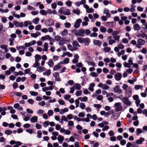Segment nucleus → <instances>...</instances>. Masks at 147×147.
Instances as JSON below:
<instances>
[{
	"instance_id": "58836bf2",
	"label": "nucleus",
	"mask_w": 147,
	"mask_h": 147,
	"mask_svg": "<svg viewBox=\"0 0 147 147\" xmlns=\"http://www.w3.org/2000/svg\"><path fill=\"white\" fill-rule=\"evenodd\" d=\"M143 86L142 85H136L135 86L134 88L136 90H138L140 88L142 89Z\"/></svg>"
},
{
	"instance_id": "13d9d810",
	"label": "nucleus",
	"mask_w": 147,
	"mask_h": 147,
	"mask_svg": "<svg viewBox=\"0 0 147 147\" xmlns=\"http://www.w3.org/2000/svg\"><path fill=\"white\" fill-rule=\"evenodd\" d=\"M27 9L28 10H36V8L34 7H32V6H31L30 5H28V8Z\"/></svg>"
},
{
	"instance_id": "5fc2aeb1",
	"label": "nucleus",
	"mask_w": 147,
	"mask_h": 147,
	"mask_svg": "<svg viewBox=\"0 0 147 147\" xmlns=\"http://www.w3.org/2000/svg\"><path fill=\"white\" fill-rule=\"evenodd\" d=\"M35 61H39L41 58V56L40 55H36L35 56Z\"/></svg>"
},
{
	"instance_id": "f3484780",
	"label": "nucleus",
	"mask_w": 147,
	"mask_h": 147,
	"mask_svg": "<svg viewBox=\"0 0 147 147\" xmlns=\"http://www.w3.org/2000/svg\"><path fill=\"white\" fill-rule=\"evenodd\" d=\"M93 42L94 45H98L99 47H100L102 44L101 42L99 40H94Z\"/></svg>"
},
{
	"instance_id": "774afa93",
	"label": "nucleus",
	"mask_w": 147,
	"mask_h": 147,
	"mask_svg": "<svg viewBox=\"0 0 147 147\" xmlns=\"http://www.w3.org/2000/svg\"><path fill=\"white\" fill-rule=\"evenodd\" d=\"M115 42V40L113 39H110L109 41V43L110 45H112Z\"/></svg>"
},
{
	"instance_id": "a211bd4d",
	"label": "nucleus",
	"mask_w": 147,
	"mask_h": 147,
	"mask_svg": "<svg viewBox=\"0 0 147 147\" xmlns=\"http://www.w3.org/2000/svg\"><path fill=\"white\" fill-rule=\"evenodd\" d=\"M30 121L32 123H36L38 121V117L36 116L33 117L30 119Z\"/></svg>"
},
{
	"instance_id": "c85d7f7f",
	"label": "nucleus",
	"mask_w": 147,
	"mask_h": 147,
	"mask_svg": "<svg viewBox=\"0 0 147 147\" xmlns=\"http://www.w3.org/2000/svg\"><path fill=\"white\" fill-rule=\"evenodd\" d=\"M48 43L47 42H45L44 44V49H43V51H46L48 50Z\"/></svg>"
},
{
	"instance_id": "2f4dec72",
	"label": "nucleus",
	"mask_w": 147,
	"mask_h": 147,
	"mask_svg": "<svg viewBox=\"0 0 147 147\" xmlns=\"http://www.w3.org/2000/svg\"><path fill=\"white\" fill-rule=\"evenodd\" d=\"M84 38L82 37H78L77 40L79 42L81 43H83Z\"/></svg>"
},
{
	"instance_id": "a878e982",
	"label": "nucleus",
	"mask_w": 147,
	"mask_h": 147,
	"mask_svg": "<svg viewBox=\"0 0 147 147\" xmlns=\"http://www.w3.org/2000/svg\"><path fill=\"white\" fill-rule=\"evenodd\" d=\"M94 86L95 84L94 83H92L90 85V86L88 88V90L91 91H93L94 90L93 88L94 87Z\"/></svg>"
},
{
	"instance_id": "c9c22d12",
	"label": "nucleus",
	"mask_w": 147,
	"mask_h": 147,
	"mask_svg": "<svg viewBox=\"0 0 147 147\" xmlns=\"http://www.w3.org/2000/svg\"><path fill=\"white\" fill-rule=\"evenodd\" d=\"M40 13L42 15L46 16L47 15V12L44 10H41L40 11Z\"/></svg>"
},
{
	"instance_id": "e433bc0d",
	"label": "nucleus",
	"mask_w": 147,
	"mask_h": 147,
	"mask_svg": "<svg viewBox=\"0 0 147 147\" xmlns=\"http://www.w3.org/2000/svg\"><path fill=\"white\" fill-rule=\"evenodd\" d=\"M51 74V70L50 69H48L45 72H44L43 74L44 75H46L47 76H49Z\"/></svg>"
},
{
	"instance_id": "4468645a",
	"label": "nucleus",
	"mask_w": 147,
	"mask_h": 147,
	"mask_svg": "<svg viewBox=\"0 0 147 147\" xmlns=\"http://www.w3.org/2000/svg\"><path fill=\"white\" fill-rule=\"evenodd\" d=\"M133 28L134 30H138L140 29L141 27L138 24H135L133 25Z\"/></svg>"
},
{
	"instance_id": "7ed1b4c3",
	"label": "nucleus",
	"mask_w": 147,
	"mask_h": 147,
	"mask_svg": "<svg viewBox=\"0 0 147 147\" xmlns=\"http://www.w3.org/2000/svg\"><path fill=\"white\" fill-rule=\"evenodd\" d=\"M114 105L116 107L115 110L117 112L121 111L123 109V107L121 106V103L119 102L115 103Z\"/></svg>"
},
{
	"instance_id": "b1692460",
	"label": "nucleus",
	"mask_w": 147,
	"mask_h": 147,
	"mask_svg": "<svg viewBox=\"0 0 147 147\" xmlns=\"http://www.w3.org/2000/svg\"><path fill=\"white\" fill-rule=\"evenodd\" d=\"M69 59L68 58H66L64 59L63 61H61L60 63L61 64H67L69 63Z\"/></svg>"
},
{
	"instance_id": "4be33fe9",
	"label": "nucleus",
	"mask_w": 147,
	"mask_h": 147,
	"mask_svg": "<svg viewBox=\"0 0 147 147\" xmlns=\"http://www.w3.org/2000/svg\"><path fill=\"white\" fill-rule=\"evenodd\" d=\"M104 13L106 14V16L108 18H110L111 16V14L109 13V10L108 9H105L104 10Z\"/></svg>"
},
{
	"instance_id": "f8f14e48",
	"label": "nucleus",
	"mask_w": 147,
	"mask_h": 147,
	"mask_svg": "<svg viewBox=\"0 0 147 147\" xmlns=\"http://www.w3.org/2000/svg\"><path fill=\"white\" fill-rule=\"evenodd\" d=\"M41 39L43 41L49 39L50 41H51V39H52V40H53V39H51V37L49 35H46L45 36H42L41 38Z\"/></svg>"
},
{
	"instance_id": "3c124183",
	"label": "nucleus",
	"mask_w": 147,
	"mask_h": 147,
	"mask_svg": "<svg viewBox=\"0 0 147 147\" xmlns=\"http://www.w3.org/2000/svg\"><path fill=\"white\" fill-rule=\"evenodd\" d=\"M84 33H85L86 35H90L91 33V32L89 29L84 30Z\"/></svg>"
},
{
	"instance_id": "0eeeda50",
	"label": "nucleus",
	"mask_w": 147,
	"mask_h": 147,
	"mask_svg": "<svg viewBox=\"0 0 147 147\" xmlns=\"http://www.w3.org/2000/svg\"><path fill=\"white\" fill-rule=\"evenodd\" d=\"M98 86L101 88H102L108 90L109 88V86L107 85L106 84H103L102 83H100L98 85Z\"/></svg>"
},
{
	"instance_id": "dca6fc26",
	"label": "nucleus",
	"mask_w": 147,
	"mask_h": 147,
	"mask_svg": "<svg viewBox=\"0 0 147 147\" xmlns=\"http://www.w3.org/2000/svg\"><path fill=\"white\" fill-rule=\"evenodd\" d=\"M57 139L59 141V143L62 144L64 140V137L63 136L61 135H59Z\"/></svg>"
},
{
	"instance_id": "338daca9",
	"label": "nucleus",
	"mask_w": 147,
	"mask_h": 147,
	"mask_svg": "<svg viewBox=\"0 0 147 147\" xmlns=\"http://www.w3.org/2000/svg\"><path fill=\"white\" fill-rule=\"evenodd\" d=\"M2 22L3 23H5L7 21V20L5 17H2L1 18Z\"/></svg>"
},
{
	"instance_id": "412c9836",
	"label": "nucleus",
	"mask_w": 147,
	"mask_h": 147,
	"mask_svg": "<svg viewBox=\"0 0 147 147\" xmlns=\"http://www.w3.org/2000/svg\"><path fill=\"white\" fill-rule=\"evenodd\" d=\"M45 70V68L42 66H39L37 69V70L39 72H41Z\"/></svg>"
},
{
	"instance_id": "7c9ffc66",
	"label": "nucleus",
	"mask_w": 147,
	"mask_h": 147,
	"mask_svg": "<svg viewBox=\"0 0 147 147\" xmlns=\"http://www.w3.org/2000/svg\"><path fill=\"white\" fill-rule=\"evenodd\" d=\"M65 41L63 38L61 40L59 43V45L60 46H63L65 43Z\"/></svg>"
},
{
	"instance_id": "ddd939ff",
	"label": "nucleus",
	"mask_w": 147,
	"mask_h": 147,
	"mask_svg": "<svg viewBox=\"0 0 147 147\" xmlns=\"http://www.w3.org/2000/svg\"><path fill=\"white\" fill-rule=\"evenodd\" d=\"M61 63L60 62L57 65L54 66L53 68V70L54 71H57L59 69L61 68Z\"/></svg>"
},
{
	"instance_id": "bf43d9fd",
	"label": "nucleus",
	"mask_w": 147,
	"mask_h": 147,
	"mask_svg": "<svg viewBox=\"0 0 147 147\" xmlns=\"http://www.w3.org/2000/svg\"><path fill=\"white\" fill-rule=\"evenodd\" d=\"M87 63L88 65H90L93 66H95L96 65L95 63L93 61H88Z\"/></svg>"
},
{
	"instance_id": "473e14b6",
	"label": "nucleus",
	"mask_w": 147,
	"mask_h": 147,
	"mask_svg": "<svg viewBox=\"0 0 147 147\" xmlns=\"http://www.w3.org/2000/svg\"><path fill=\"white\" fill-rule=\"evenodd\" d=\"M22 144V143L21 142L19 141H17L16 142V143L15 145H14L13 147H19V146H20Z\"/></svg>"
},
{
	"instance_id": "603ef678",
	"label": "nucleus",
	"mask_w": 147,
	"mask_h": 147,
	"mask_svg": "<svg viewBox=\"0 0 147 147\" xmlns=\"http://www.w3.org/2000/svg\"><path fill=\"white\" fill-rule=\"evenodd\" d=\"M0 48L2 49L5 50L7 49V45H2L0 46Z\"/></svg>"
},
{
	"instance_id": "1a4fd4ad",
	"label": "nucleus",
	"mask_w": 147,
	"mask_h": 147,
	"mask_svg": "<svg viewBox=\"0 0 147 147\" xmlns=\"http://www.w3.org/2000/svg\"><path fill=\"white\" fill-rule=\"evenodd\" d=\"M115 79L117 81L120 80L122 77L121 74L119 73H116L114 75Z\"/></svg>"
},
{
	"instance_id": "423d86ee",
	"label": "nucleus",
	"mask_w": 147,
	"mask_h": 147,
	"mask_svg": "<svg viewBox=\"0 0 147 147\" xmlns=\"http://www.w3.org/2000/svg\"><path fill=\"white\" fill-rule=\"evenodd\" d=\"M114 91L115 93H118L119 94H121L122 92V90L120 88V86L119 85H116L113 88Z\"/></svg>"
},
{
	"instance_id": "9b49d317",
	"label": "nucleus",
	"mask_w": 147,
	"mask_h": 147,
	"mask_svg": "<svg viewBox=\"0 0 147 147\" xmlns=\"http://www.w3.org/2000/svg\"><path fill=\"white\" fill-rule=\"evenodd\" d=\"M53 76L55 78V80L57 81H60L61 80L59 77V73L55 72L53 74Z\"/></svg>"
},
{
	"instance_id": "864d4df0",
	"label": "nucleus",
	"mask_w": 147,
	"mask_h": 147,
	"mask_svg": "<svg viewBox=\"0 0 147 147\" xmlns=\"http://www.w3.org/2000/svg\"><path fill=\"white\" fill-rule=\"evenodd\" d=\"M82 93V91L81 90L78 91L76 92V96H80Z\"/></svg>"
},
{
	"instance_id": "9d476101",
	"label": "nucleus",
	"mask_w": 147,
	"mask_h": 147,
	"mask_svg": "<svg viewBox=\"0 0 147 147\" xmlns=\"http://www.w3.org/2000/svg\"><path fill=\"white\" fill-rule=\"evenodd\" d=\"M82 22V20L80 19H78L77 20L76 22H75L74 25V27L76 28H77L79 27L80 26V24Z\"/></svg>"
},
{
	"instance_id": "ea45409f",
	"label": "nucleus",
	"mask_w": 147,
	"mask_h": 147,
	"mask_svg": "<svg viewBox=\"0 0 147 147\" xmlns=\"http://www.w3.org/2000/svg\"><path fill=\"white\" fill-rule=\"evenodd\" d=\"M80 107L82 109H84L86 107L85 104L84 103L81 102L80 104Z\"/></svg>"
},
{
	"instance_id": "09e8293b",
	"label": "nucleus",
	"mask_w": 147,
	"mask_h": 147,
	"mask_svg": "<svg viewBox=\"0 0 147 147\" xmlns=\"http://www.w3.org/2000/svg\"><path fill=\"white\" fill-rule=\"evenodd\" d=\"M13 23L16 27H19L20 24L19 22L17 21L16 20H14L13 21Z\"/></svg>"
},
{
	"instance_id": "37998d69",
	"label": "nucleus",
	"mask_w": 147,
	"mask_h": 147,
	"mask_svg": "<svg viewBox=\"0 0 147 147\" xmlns=\"http://www.w3.org/2000/svg\"><path fill=\"white\" fill-rule=\"evenodd\" d=\"M137 133L136 135L137 136H139L140 134L142 132V131L140 128H138L136 130Z\"/></svg>"
},
{
	"instance_id": "2eb2a0df",
	"label": "nucleus",
	"mask_w": 147,
	"mask_h": 147,
	"mask_svg": "<svg viewBox=\"0 0 147 147\" xmlns=\"http://www.w3.org/2000/svg\"><path fill=\"white\" fill-rule=\"evenodd\" d=\"M126 92L128 97H130L131 95L132 91L131 88L129 87L126 90Z\"/></svg>"
},
{
	"instance_id": "f257e3e1",
	"label": "nucleus",
	"mask_w": 147,
	"mask_h": 147,
	"mask_svg": "<svg viewBox=\"0 0 147 147\" xmlns=\"http://www.w3.org/2000/svg\"><path fill=\"white\" fill-rule=\"evenodd\" d=\"M70 11L69 9H66L64 7H62L58 10V12L60 14H63L64 15H69L71 14Z\"/></svg>"
},
{
	"instance_id": "79ce46f5",
	"label": "nucleus",
	"mask_w": 147,
	"mask_h": 147,
	"mask_svg": "<svg viewBox=\"0 0 147 147\" xmlns=\"http://www.w3.org/2000/svg\"><path fill=\"white\" fill-rule=\"evenodd\" d=\"M30 93L31 95L32 96H36L38 95V93L37 92H35L33 91H30Z\"/></svg>"
},
{
	"instance_id": "f03ea898",
	"label": "nucleus",
	"mask_w": 147,
	"mask_h": 147,
	"mask_svg": "<svg viewBox=\"0 0 147 147\" xmlns=\"http://www.w3.org/2000/svg\"><path fill=\"white\" fill-rule=\"evenodd\" d=\"M137 41L138 42L136 47L139 49L141 48V45H144L145 43V41L141 38L138 39Z\"/></svg>"
},
{
	"instance_id": "c756f323",
	"label": "nucleus",
	"mask_w": 147,
	"mask_h": 147,
	"mask_svg": "<svg viewBox=\"0 0 147 147\" xmlns=\"http://www.w3.org/2000/svg\"><path fill=\"white\" fill-rule=\"evenodd\" d=\"M48 64L50 67H52L54 64V63L52 59H50L48 62Z\"/></svg>"
},
{
	"instance_id": "c03bdc74",
	"label": "nucleus",
	"mask_w": 147,
	"mask_h": 147,
	"mask_svg": "<svg viewBox=\"0 0 147 147\" xmlns=\"http://www.w3.org/2000/svg\"><path fill=\"white\" fill-rule=\"evenodd\" d=\"M119 31H113L111 34L112 35L113 37L117 36L116 35L118 34L119 33Z\"/></svg>"
},
{
	"instance_id": "f704fd0d",
	"label": "nucleus",
	"mask_w": 147,
	"mask_h": 147,
	"mask_svg": "<svg viewBox=\"0 0 147 147\" xmlns=\"http://www.w3.org/2000/svg\"><path fill=\"white\" fill-rule=\"evenodd\" d=\"M40 65V63L38 62V61H35V63L34 64L33 67L36 68H38Z\"/></svg>"
},
{
	"instance_id": "bb28decb",
	"label": "nucleus",
	"mask_w": 147,
	"mask_h": 147,
	"mask_svg": "<svg viewBox=\"0 0 147 147\" xmlns=\"http://www.w3.org/2000/svg\"><path fill=\"white\" fill-rule=\"evenodd\" d=\"M88 98L86 96H84L82 98L81 97L78 98V99L80 100L81 101L86 102L88 100Z\"/></svg>"
},
{
	"instance_id": "6e6d98bb",
	"label": "nucleus",
	"mask_w": 147,
	"mask_h": 147,
	"mask_svg": "<svg viewBox=\"0 0 147 147\" xmlns=\"http://www.w3.org/2000/svg\"><path fill=\"white\" fill-rule=\"evenodd\" d=\"M73 12L77 15H79L80 13V11L79 10L74 9L73 10Z\"/></svg>"
},
{
	"instance_id": "0e129e2a",
	"label": "nucleus",
	"mask_w": 147,
	"mask_h": 147,
	"mask_svg": "<svg viewBox=\"0 0 147 147\" xmlns=\"http://www.w3.org/2000/svg\"><path fill=\"white\" fill-rule=\"evenodd\" d=\"M67 47L69 50H70L72 51H73V47L70 44H68L67 46Z\"/></svg>"
},
{
	"instance_id": "de8ad7c7",
	"label": "nucleus",
	"mask_w": 147,
	"mask_h": 147,
	"mask_svg": "<svg viewBox=\"0 0 147 147\" xmlns=\"http://www.w3.org/2000/svg\"><path fill=\"white\" fill-rule=\"evenodd\" d=\"M43 125L44 127H46L49 125V121H46L43 123Z\"/></svg>"
},
{
	"instance_id": "6ab92c4d",
	"label": "nucleus",
	"mask_w": 147,
	"mask_h": 147,
	"mask_svg": "<svg viewBox=\"0 0 147 147\" xmlns=\"http://www.w3.org/2000/svg\"><path fill=\"white\" fill-rule=\"evenodd\" d=\"M90 41V39L88 38H85L84 40V42L85 45L88 46L89 45Z\"/></svg>"
},
{
	"instance_id": "4c0bfd02",
	"label": "nucleus",
	"mask_w": 147,
	"mask_h": 147,
	"mask_svg": "<svg viewBox=\"0 0 147 147\" xmlns=\"http://www.w3.org/2000/svg\"><path fill=\"white\" fill-rule=\"evenodd\" d=\"M111 50V48L108 47H105L103 49V50L105 53L109 52Z\"/></svg>"
},
{
	"instance_id": "72a5a7b5",
	"label": "nucleus",
	"mask_w": 147,
	"mask_h": 147,
	"mask_svg": "<svg viewBox=\"0 0 147 147\" xmlns=\"http://www.w3.org/2000/svg\"><path fill=\"white\" fill-rule=\"evenodd\" d=\"M39 20V18H36L33 20V22L35 24H37L38 23Z\"/></svg>"
},
{
	"instance_id": "393cba45",
	"label": "nucleus",
	"mask_w": 147,
	"mask_h": 147,
	"mask_svg": "<svg viewBox=\"0 0 147 147\" xmlns=\"http://www.w3.org/2000/svg\"><path fill=\"white\" fill-rule=\"evenodd\" d=\"M72 44L73 45L76 47H80V46L79 45L78 41L76 40H74L73 41Z\"/></svg>"
},
{
	"instance_id": "20e7f679",
	"label": "nucleus",
	"mask_w": 147,
	"mask_h": 147,
	"mask_svg": "<svg viewBox=\"0 0 147 147\" xmlns=\"http://www.w3.org/2000/svg\"><path fill=\"white\" fill-rule=\"evenodd\" d=\"M84 30L81 29L79 30L78 31L76 32L75 34L76 36H80L83 37L84 36Z\"/></svg>"
},
{
	"instance_id": "052dcab7",
	"label": "nucleus",
	"mask_w": 147,
	"mask_h": 147,
	"mask_svg": "<svg viewBox=\"0 0 147 147\" xmlns=\"http://www.w3.org/2000/svg\"><path fill=\"white\" fill-rule=\"evenodd\" d=\"M37 137L38 138H41V135H42V133L40 131H39V130L38 131H37Z\"/></svg>"
},
{
	"instance_id": "49530a36",
	"label": "nucleus",
	"mask_w": 147,
	"mask_h": 147,
	"mask_svg": "<svg viewBox=\"0 0 147 147\" xmlns=\"http://www.w3.org/2000/svg\"><path fill=\"white\" fill-rule=\"evenodd\" d=\"M12 133V131L9 129L6 130L5 131V134L8 135L11 134Z\"/></svg>"
},
{
	"instance_id": "8fccbe9b",
	"label": "nucleus",
	"mask_w": 147,
	"mask_h": 147,
	"mask_svg": "<svg viewBox=\"0 0 147 147\" xmlns=\"http://www.w3.org/2000/svg\"><path fill=\"white\" fill-rule=\"evenodd\" d=\"M14 40V39L12 38H10L9 39V41L10 42V45L13 46V41Z\"/></svg>"
},
{
	"instance_id": "a18cd8bd",
	"label": "nucleus",
	"mask_w": 147,
	"mask_h": 147,
	"mask_svg": "<svg viewBox=\"0 0 147 147\" xmlns=\"http://www.w3.org/2000/svg\"><path fill=\"white\" fill-rule=\"evenodd\" d=\"M68 33L67 30L66 29H64V30L61 33L62 35L64 36L65 35Z\"/></svg>"
},
{
	"instance_id": "69168bd1",
	"label": "nucleus",
	"mask_w": 147,
	"mask_h": 147,
	"mask_svg": "<svg viewBox=\"0 0 147 147\" xmlns=\"http://www.w3.org/2000/svg\"><path fill=\"white\" fill-rule=\"evenodd\" d=\"M52 98L50 96H47L45 95H44L42 96V98L44 100H47L49 99H51Z\"/></svg>"
},
{
	"instance_id": "aec40b11",
	"label": "nucleus",
	"mask_w": 147,
	"mask_h": 147,
	"mask_svg": "<svg viewBox=\"0 0 147 147\" xmlns=\"http://www.w3.org/2000/svg\"><path fill=\"white\" fill-rule=\"evenodd\" d=\"M136 36L138 38L141 37L142 38H144L146 36V33L143 32L142 34H137Z\"/></svg>"
},
{
	"instance_id": "5701e85b",
	"label": "nucleus",
	"mask_w": 147,
	"mask_h": 147,
	"mask_svg": "<svg viewBox=\"0 0 147 147\" xmlns=\"http://www.w3.org/2000/svg\"><path fill=\"white\" fill-rule=\"evenodd\" d=\"M74 87L76 90H80L81 88L80 84L78 83H76L74 85Z\"/></svg>"
},
{
	"instance_id": "a19ab883",
	"label": "nucleus",
	"mask_w": 147,
	"mask_h": 147,
	"mask_svg": "<svg viewBox=\"0 0 147 147\" xmlns=\"http://www.w3.org/2000/svg\"><path fill=\"white\" fill-rule=\"evenodd\" d=\"M24 25L25 26L27 27L28 26L29 24L31 25L32 23L29 21H25L24 22Z\"/></svg>"
},
{
	"instance_id": "4d7b16f0",
	"label": "nucleus",
	"mask_w": 147,
	"mask_h": 147,
	"mask_svg": "<svg viewBox=\"0 0 147 147\" xmlns=\"http://www.w3.org/2000/svg\"><path fill=\"white\" fill-rule=\"evenodd\" d=\"M94 9L92 8H89L88 9H87L86 11L88 13H92L94 12Z\"/></svg>"
},
{
	"instance_id": "6e6552de",
	"label": "nucleus",
	"mask_w": 147,
	"mask_h": 147,
	"mask_svg": "<svg viewBox=\"0 0 147 147\" xmlns=\"http://www.w3.org/2000/svg\"><path fill=\"white\" fill-rule=\"evenodd\" d=\"M123 103L127 105H130L131 104V103L130 101H129V99L127 98L123 97Z\"/></svg>"
},
{
	"instance_id": "e2e57ef3",
	"label": "nucleus",
	"mask_w": 147,
	"mask_h": 147,
	"mask_svg": "<svg viewBox=\"0 0 147 147\" xmlns=\"http://www.w3.org/2000/svg\"><path fill=\"white\" fill-rule=\"evenodd\" d=\"M61 38L60 36H55V39L56 41H58Z\"/></svg>"
},
{
	"instance_id": "39448f33",
	"label": "nucleus",
	"mask_w": 147,
	"mask_h": 147,
	"mask_svg": "<svg viewBox=\"0 0 147 147\" xmlns=\"http://www.w3.org/2000/svg\"><path fill=\"white\" fill-rule=\"evenodd\" d=\"M54 22L52 19H48L45 22V24L47 26H51L54 25Z\"/></svg>"
},
{
	"instance_id": "680f3d73",
	"label": "nucleus",
	"mask_w": 147,
	"mask_h": 147,
	"mask_svg": "<svg viewBox=\"0 0 147 147\" xmlns=\"http://www.w3.org/2000/svg\"><path fill=\"white\" fill-rule=\"evenodd\" d=\"M48 114L49 116H51L53 115V112L52 110H49L48 111Z\"/></svg>"
},
{
	"instance_id": "cd10ccee",
	"label": "nucleus",
	"mask_w": 147,
	"mask_h": 147,
	"mask_svg": "<svg viewBox=\"0 0 147 147\" xmlns=\"http://www.w3.org/2000/svg\"><path fill=\"white\" fill-rule=\"evenodd\" d=\"M114 113V111L113 110H111L110 111L107 112L105 113V117L108 116L112 114H113Z\"/></svg>"
}]
</instances>
